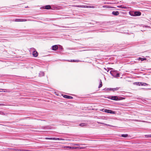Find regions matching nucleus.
<instances>
[{
    "label": "nucleus",
    "instance_id": "nucleus-1",
    "mask_svg": "<svg viewBox=\"0 0 151 151\" xmlns=\"http://www.w3.org/2000/svg\"><path fill=\"white\" fill-rule=\"evenodd\" d=\"M108 98L115 101H119L123 99L121 97L117 96H110L108 97Z\"/></svg>",
    "mask_w": 151,
    "mask_h": 151
},
{
    "label": "nucleus",
    "instance_id": "nucleus-2",
    "mask_svg": "<svg viewBox=\"0 0 151 151\" xmlns=\"http://www.w3.org/2000/svg\"><path fill=\"white\" fill-rule=\"evenodd\" d=\"M46 139H53L55 140H64L65 139H62L61 138H52V137H46L45 138Z\"/></svg>",
    "mask_w": 151,
    "mask_h": 151
},
{
    "label": "nucleus",
    "instance_id": "nucleus-3",
    "mask_svg": "<svg viewBox=\"0 0 151 151\" xmlns=\"http://www.w3.org/2000/svg\"><path fill=\"white\" fill-rule=\"evenodd\" d=\"M31 50L33 51L32 52L33 55L35 57H37L38 55V53L35 50V49L34 48H31Z\"/></svg>",
    "mask_w": 151,
    "mask_h": 151
},
{
    "label": "nucleus",
    "instance_id": "nucleus-4",
    "mask_svg": "<svg viewBox=\"0 0 151 151\" xmlns=\"http://www.w3.org/2000/svg\"><path fill=\"white\" fill-rule=\"evenodd\" d=\"M103 111L105 112L108 113H111V114H115V111H111V110H110L105 109H104V110Z\"/></svg>",
    "mask_w": 151,
    "mask_h": 151
},
{
    "label": "nucleus",
    "instance_id": "nucleus-5",
    "mask_svg": "<svg viewBox=\"0 0 151 151\" xmlns=\"http://www.w3.org/2000/svg\"><path fill=\"white\" fill-rule=\"evenodd\" d=\"M51 8V6L50 5H47L42 7L43 9H50Z\"/></svg>",
    "mask_w": 151,
    "mask_h": 151
},
{
    "label": "nucleus",
    "instance_id": "nucleus-6",
    "mask_svg": "<svg viewBox=\"0 0 151 151\" xmlns=\"http://www.w3.org/2000/svg\"><path fill=\"white\" fill-rule=\"evenodd\" d=\"M134 16H139L141 15V13L139 11H136L134 13Z\"/></svg>",
    "mask_w": 151,
    "mask_h": 151
},
{
    "label": "nucleus",
    "instance_id": "nucleus-7",
    "mask_svg": "<svg viewBox=\"0 0 151 151\" xmlns=\"http://www.w3.org/2000/svg\"><path fill=\"white\" fill-rule=\"evenodd\" d=\"M63 96L65 98H67V99H73V97H72L71 96H69L66 95H63Z\"/></svg>",
    "mask_w": 151,
    "mask_h": 151
},
{
    "label": "nucleus",
    "instance_id": "nucleus-8",
    "mask_svg": "<svg viewBox=\"0 0 151 151\" xmlns=\"http://www.w3.org/2000/svg\"><path fill=\"white\" fill-rule=\"evenodd\" d=\"M52 50H57L58 48V46L57 45H54L52 47Z\"/></svg>",
    "mask_w": 151,
    "mask_h": 151
},
{
    "label": "nucleus",
    "instance_id": "nucleus-9",
    "mask_svg": "<svg viewBox=\"0 0 151 151\" xmlns=\"http://www.w3.org/2000/svg\"><path fill=\"white\" fill-rule=\"evenodd\" d=\"M15 22H23L26 21V20L25 19H16L15 20Z\"/></svg>",
    "mask_w": 151,
    "mask_h": 151
},
{
    "label": "nucleus",
    "instance_id": "nucleus-10",
    "mask_svg": "<svg viewBox=\"0 0 151 151\" xmlns=\"http://www.w3.org/2000/svg\"><path fill=\"white\" fill-rule=\"evenodd\" d=\"M112 14L114 15H118L119 14V13L118 11H113Z\"/></svg>",
    "mask_w": 151,
    "mask_h": 151
},
{
    "label": "nucleus",
    "instance_id": "nucleus-11",
    "mask_svg": "<svg viewBox=\"0 0 151 151\" xmlns=\"http://www.w3.org/2000/svg\"><path fill=\"white\" fill-rule=\"evenodd\" d=\"M146 60V59L145 58H139L137 59V60H141L142 61L145 60Z\"/></svg>",
    "mask_w": 151,
    "mask_h": 151
},
{
    "label": "nucleus",
    "instance_id": "nucleus-12",
    "mask_svg": "<svg viewBox=\"0 0 151 151\" xmlns=\"http://www.w3.org/2000/svg\"><path fill=\"white\" fill-rule=\"evenodd\" d=\"M119 88H110L109 89L110 90H112L113 91H115V90H117L119 89Z\"/></svg>",
    "mask_w": 151,
    "mask_h": 151
},
{
    "label": "nucleus",
    "instance_id": "nucleus-13",
    "mask_svg": "<svg viewBox=\"0 0 151 151\" xmlns=\"http://www.w3.org/2000/svg\"><path fill=\"white\" fill-rule=\"evenodd\" d=\"M117 7H119V8H122V9H126V6H122V5H120V6H118Z\"/></svg>",
    "mask_w": 151,
    "mask_h": 151
},
{
    "label": "nucleus",
    "instance_id": "nucleus-14",
    "mask_svg": "<svg viewBox=\"0 0 151 151\" xmlns=\"http://www.w3.org/2000/svg\"><path fill=\"white\" fill-rule=\"evenodd\" d=\"M128 135L127 134H123L121 135V137H128Z\"/></svg>",
    "mask_w": 151,
    "mask_h": 151
},
{
    "label": "nucleus",
    "instance_id": "nucleus-15",
    "mask_svg": "<svg viewBox=\"0 0 151 151\" xmlns=\"http://www.w3.org/2000/svg\"><path fill=\"white\" fill-rule=\"evenodd\" d=\"M140 84L141 83L140 82H135L134 83V85H138L139 86H140Z\"/></svg>",
    "mask_w": 151,
    "mask_h": 151
},
{
    "label": "nucleus",
    "instance_id": "nucleus-16",
    "mask_svg": "<svg viewBox=\"0 0 151 151\" xmlns=\"http://www.w3.org/2000/svg\"><path fill=\"white\" fill-rule=\"evenodd\" d=\"M79 125L80 126L83 127L86 125V123H81L79 124Z\"/></svg>",
    "mask_w": 151,
    "mask_h": 151
},
{
    "label": "nucleus",
    "instance_id": "nucleus-17",
    "mask_svg": "<svg viewBox=\"0 0 151 151\" xmlns=\"http://www.w3.org/2000/svg\"><path fill=\"white\" fill-rule=\"evenodd\" d=\"M102 86V82L101 81V80L100 81V84L99 86V88H100Z\"/></svg>",
    "mask_w": 151,
    "mask_h": 151
},
{
    "label": "nucleus",
    "instance_id": "nucleus-18",
    "mask_svg": "<svg viewBox=\"0 0 151 151\" xmlns=\"http://www.w3.org/2000/svg\"><path fill=\"white\" fill-rule=\"evenodd\" d=\"M79 60H71L70 61V62H79Z\"/></svg>",
    "mask_w": 151,
    "mask_h": 151
},
{
    "label": "nucleus",
    "instance_id": "nucleus-19",
    "mask_svg": "<svg viewBox=\"0 0 151 151\" xmlns=\"http://www.w3.org/2000/svg\"><path fill=\"white\" fill-rule=\"evenodd\" d=\"M0 114H1L4 115H5L6 114H7L6 113H4V112H0Z\"/></svg>",
    "mask_w": 151,
    "mask_h": 151
},
{
    "label": "nucleus",
    "instance_id": "nucleus-20",
    "mask_svg": "<svg viewBox=\"0 0 151 151\" xmlns=\"http://www.w3.org/2000/svg\"><path fill=\"white\" fill-rule=\"evenodd\" d=\"M74 6L78 7H82V6L81 5H75Z\"/></svg>",
    "mask_w": 151,
    "mask_h": 151
},
{
    "label": "nucleus",
    "instance_id": "nucleus-21",
    "mask_svg": "<svg viewBox=\"0 0 151 151\" xmlns=\"http://www.w3.org/2000/svg\"><path fill=\"white\" fill-rule=\"evenodd\" d=\"M69 147L70 148H72L73 149H76V148H77V147Z\"/></svg>",
    "mask_w": 151,
    "mask_h": 151
},
{
    "label": "nucleus",
    "instance_id": "nucleus-22",
    "mask_svg": "<svg viewBox=\"0 0 151 151\" xmlns=\"http://www.w3.org/2000/svg\"><path fill=\"white\" fill-rule=\"evenodd\" d=\"M26 150L22 149H18V151H26Z\"/></svg>",
    "mask_w": 151,
    "mask_h": 151
},
{
    "label": "nucleus",
    "instance_id": "nucleus-23",
    "mask_svg": "<svg viewBox=\"0 0 151 151\" xmlns=\"http://www.w3.org/2000/svg\"><path fill=\"white\" fill-rule=\"evenodd\" d=\"M148 85V84L146 83H144V86H147Z\"/></svg>",
    "mask_w": 151,
    "mask_h": 151
},
{
    "label": "nucleus",
    "instance_id": "nucleus-24",
    "mask_svg": "<svg viewBox=\"0 0 151 151\" xmlns=\"http://www.w3.org/2000/svg\"><path fill=\"white\" fill-rule=\"evenodd\" d=\"M140 83H141L140 85L144 86V83L140 82Z\"/></svg>",
    "mask_w": 151,
    "mask_h": 151
},
{
    "label": "nucleus",
    "instance_id": "nucleus-25",
    "mask_svg": "<svg viewBox=\"0 0 151 151\" xmlns=\"http://www.w3.org/2000/svg\"><path fill=\"white\" fill-rule=\"evenodd\" d=\"M89 6H84V7H87V8H88V7H90Z\"/></svg>",
    "mask_w": 151,
    "mask_h": 151
},
{
    "label": "nucleus",
    "instance_id": "nucleus-26",
    "mask_svg": "<svg viewBox=\"0 0 151 151\" xmlns=\"http://www.w3.org/2000/svg\"><path fill=\"white\" fill-rule=\"evenodd\" d=\"M98 123H99V124H104L103 123H101V122H98Z\"/></svg>",
    "mask_w": 151,
    "mask_h": 151
},
{
    "label": "nucleus",
    "instance_id": "nucleus-27",
    "mask_svg": "<svg viewBox=\"0 0 151 151\" xmlns=\"http://www.w3.org/2000/svg\"><path fill=\"white\" fill-rule=\"evenodd\" d=\"M79 145V144H77V145Z\"/></svg>",
    "mask_w": 151,
    "mask_h": 151
},
{
    "label": "nucleus",
    "instance_id": "nucleus-28",
    "mask_svg": "<svg viewBox=\"0 0 151 151\" xmlns=\"http://www.w3.org/2000/svg\"><path fill=\"white\" fill-rule=\"evenodd\" d=\"M149 137H151V135H150V136H149Z\"/></svg>",
    "mask_w": 151,
    "mask_h": 151
},
{
    "label": "nucleus",
    "instance_id": "nucleus-29",
    "mask_svg": "<svg viewBox=\"0 0 151 151\" xmlns=\"http://www.w3.org/2000/svg\"><path fill=\"white\" fill-rule=\"evenodd\" d=\"M66 140H70V139H66Z\"/></svg>",
    "mask_w": 151,
    "mask_h": 151
},
{
    "label": "nucleus",
    "instance_id": "nucleus-30",
    "mask_svg": "<svg viewBox=\"0 0 151 151\" xmlns=\"http://www.w3.org/2000/svg\"><path fill=\"white\" fill-rule=\"evenodd\" d=\"M80 149H81L83 148H82V147H80Z\"/></svg>",
    "mask_w": 151,
    "mask_h": 151
}]
</instances>
